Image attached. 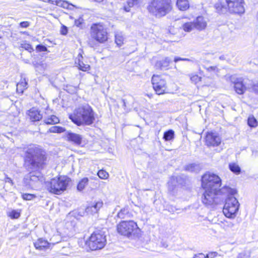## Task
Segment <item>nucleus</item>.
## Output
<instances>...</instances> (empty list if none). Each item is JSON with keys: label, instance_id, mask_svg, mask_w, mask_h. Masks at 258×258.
<instances>
[{"label": "nucleus", "instance_id": "1", "mask_svg": "<svg viewBox=\"0 0 258 258\" xmlns=\"http://www.w3.org/2000/svg\"><path fill=\"white\" fill-rule=\"evenodd\" d=\"M24 165L28 170L42 168L46 157L45 152L36 145H30L24 149Z\"/></svg>", "mask_w": 258, "mask_h": 258}, {"label": "nucleus", "instance_id": "2", "mask_svg": "<svg viewBox=\"0 0 258 258\" xmlns=\"http://www.w3.org/2000/svg\"><path fill=\"white\" fill-rule=\"evenodd\" d=\"M95 113L92 108L85 104L79 107L74 114L70 116L72 121L78 125L92 124L95 120Z\"/></svg>", "mask_w": 258, "mask_h": 258}, {"label": "nucleus", "instance_id": "3", "mask_svg": "<svg viewBox=\"0 0 258 258\" xmlns=\"http://www.w3.org/2000/svg\"><path fill=\"white\" fill-rule=\"evenodd\" d=\"M171 0H152L149 4V12L157 17L165 16L171 10Z\"/></svg>", "mask_w": 258, "mask_h": 258}, {"label": "nucleus", "instance_id": "4", "mask_svg": "<svg viewBox=\"0 0 258 258\" xmlns=\"http://www.w3.org/2000/svg\"><path fill=\"white\" fill-rule=\"evenodd\" d=\"M228 191L230 193V195L228 196L225 200L223 212L227 218H234L238 211L239 204L236 198L233 196L236 193V190L229 188Z\"/></svg>", "mask_w": 258, "mask_h": 258}, {"label": "nucleus", "instance_id": "5", "mask_svg": "<svg viewBox=\"0 0 258 258\" xmlns=\"http://www.w3.org/2000/svg\"><path fill=\"white\" fill-rule=\"evenodd\" d=\"M90 35L92 39L99 43H103L108 40L107 29L101 23H95L91 25Z\"/></svg>", "mask_w": 258, "mask_h": 258}, {"label": "nucleus", "instance_id": "6", "mask_svg": "<svg viewBox=\"0 0 258 258\" xmlns=\"http://www.w3.org/2000/svg\"><path fill=\"white\" fill-rule=\"evenodd\" d=\"M69 178L66 177H59L53 178L45 183L48 190L54 194H60L65 190L68 185Z\"/></svg>", "mask_w": 258, "mask_h": 258}, {"label": "nucleus", "instance_id": "7", "mask_svg": "<svg viewBox=\"0 0 258 258\" xmlns=\"http://www.w3.org/2000/svg\"><path fill=\"white\" fill-rule=\"evenodd\" d=\"M221 185V178L218 175L213 173L207 172L202 177V186L203 188L220 191Z\"/></svg>", "mask_w": 258, "mask_h": 258}, {"label": "nucleus", "instance_id": "8", "mask_svg": "<svg viewBox=\"0 0 258 258\" xmlns=\"http://www.w3.org/2000/svg\"><path fill=\"white\" fill-rule=\"evenodd\" d=\"M205 191L202 196L203 204L207 207H213L215 205L223 202L222 199L219 195L220 191H214L211 189L203 188Z\"/></svg>", "mask_w": 258, "mask_h": 258}, {"label": "nucleus", "instance_id": "9", "mask_svg": "<svg viewBox=\"0 0 258 258\" xmlns=\"http://www.w3.org/2000/svg\"><path fill=\"white\" fill-rule=\"evenodd\" d=\"M106 242L104 232L101 230H96L91 234L87 244L91 250H96L103 248Z\"/></svg>", "mask_w": 258, "mask_h": 258}, {"label": "nucleus", "instance_id": "10", "mask_svg": "<svg viewBox=\"0 0 258 258\" xmlns=\"http://www.w3.org/2000/svg\"><path fill=\"white\" fill-rule=\"evenodd\" d=\"M138 229L136 223L132 220L122 221L117 226L118 233L127 237L135 234Z\"/></svg>", "mask_w": 258, "mask_h": 258}, {"label": "nucleus", "instance_id": "11", "mask_svg": "<svg viewBox=\"0 0 258 258\" xmlns=\"http://www.w3.org/2000/svg\"><path fill=\"white\" fill-rule=\"evenodd\" d=\"M44 181L43 176L39 173H36L35 174L34 173L30 172L24 179L26 186L32 189L40 187Z\"/></svg>", "mask_w": 258, "mask_h": 258}, {"label": "nucleus", "instance_id": "12", "mask_svg": "<svg viewBox=\"0 0 258 258\" xmlns=\"http://www.w3.org/2000/svg\"><path fill=\"white\" fill-rule=\"evenodd\" d=\"M152 84L156 94H163L167 89L166 81L159 75H154L152 78Z\"/></svg>", "mask_w": 258, "mask_h": 258}, {"label": "nucleus", "instance_id": "13", "mask_svg": "<svg viewBox=\"0 0 258 258\" xmlns=\"http://www.w3.org/2000/svg\"><path fill=\"white\" fill-rule=\"evenodd\" d=\"M230 80L234 84V88L235 92L240 95L244 94L248 88L246 86V82L242 78H235L231 77Z\"/></svg>", "mask_w": 258, "mask_h": 258}, {"label": "nucleus", "instance_id": "14", "mask_svg": "<svg viewBox=\"0 0 258 258\" xmlns=\"http://www.w3.org/2000/svg\"><path fill=\"white\" fill-rule=\"evenodd\" d=\"M66 138L67 141L76 146H80L82 143L83 136L80 134L68 131L66 133Z\"/></svg>", "mask_w": 258, "mask_h": 258}, {"label": "nucleus", "instance_id": "15", "mask_svg": "<svg viewBox=\"0 0 258 258\" xmlns=\"http://www.w3.org/2000/svg\"><path fill=\"white\" fill-rule=\"evenodd\" d=\"M221 142V139L216 133H208L206 137V143L207 146H218Z\"/></svg>", "mask_w": 258, "mask_h": 258}, {"label": "nucleus", "instance_id": "16", "mask_svg": "<svg viewBox=\"0 0 258 258\" xmlns=\"http://www.w3.org/2000/svg\"><path fill=\"white\" fill-rule=\"evenodd\" d=\"M229 11L231 13L241 14L244 12L243 0L230 3L227 5Z\"/></svg>", "mask_w": 258, "mask_h": 258}, {"label": "nucleus", "instance_id": "17", "mask_svg": "<svg viewBox=\"0 0 258 258\" xmlns=\"http://www.w3.org/2000/svg\"><path fill=\"white\" fill-rule=\"evenodd\" d=\"M196 29L199 30L204 29L207 26V21L203 16H199L193 22Z\"/></svg>", "mask_w": 258, "mask_h": 258}, {"label": "nucleus", "instance_id": "18", "mask_svg": "<svg viewBox=\"0 0 258 258\" xmlns=\"http://www.w3.org/2000/svg\"><path fill=\"white\" fill-rule=\"evenodd\" d=\"M34 246L36 249L39 250H45L49 247V243L43 238H39L34 242Z\"/></svg>", "mask_w": 258, "mask_h": 258}, {"label": "nucleus", "instance_id": "19", "mask_svg": "<svg viewBox=\"0 0 258 258\" xmlns=\"http://www.w3.org/2000/svg\"><path fill=\"white\" fill-rule=\"evenodd\" d=\"M28 115L32 121H39L42 118L40 111L35 108H32L29 110Z\"/></svg>", "mask_w": 258, "mask_h": 258}, {"label": "nucleus", "instance_id": "20", "mask_svg": "<svg viewBox=\"0 0 258 258\" xmlns=\"http://www.w3.org/2000/svg\"><path fill=\"white\" fill-rule=\"evenodd\" d=\"M181 180V177L180 176H173L171 177L170 181L168 182V190L172 192L173 195L174 194V189H175L176 185L175 184V182L181 184L182 182L180 181Z\"/></svg>", "mask_w": 258, "mask_h": 258}, {"label": "nucleus", "instance_id": "21", "mask_svg": "<svg viewBox=\"0 0 258 258\" xmlns=\"http://www.w3.org/2000/svg\"><path fill=\"white\" fill-rule=\"evenodd\" d=\"M102 206L103 202L101 201H99L87 207L86 210L87 213H91V214L96 213L98 210H99Z\"/></svg>", "mask_w": 258, "mask_h": 258}, {"label": "nucleus", "instance_id": "22", "mask_svg": "<svg viewBox=\"0 0 258 258\" xmlns=\"http://www.w3.org/2000/svg\"><path fill=\"white\" fill-rule=\"evenodd\" d=\"M184 169L190 172L198 173L201 170V167L198 163H192L186 165L184 167Z\"/></svg>", "mask_w": 258, "mask_h": 258}, {"label": "nucleus", "instance_id": "23", "mask_svg": "<svg viewBox=\"0 0 258 258\" xmlns=\"http://www.w3.org/2000/svg\"><path fill=\"white\" fill-rule=\"evenodd\" d=\"M172 62V60L169 57H165L164 59L158 61L155 64V67L161 70L165 69H167L169 64Z\"/></svg>", "mask_w": 258, "mask_h": 258}, {"label": "nucleus", "instance_id": "24", "mask_svg": "<svg viewBox=\"0 0 258 258\" xmlns=\"http://www.w3.org/2000/svg\"><path fill=\"white\" fill-rule=\"evenodd\" d=\"M176 6L180 11H184L189 7V4L188 0H177Z\"/></svg>", "mask_w": 258, "mask_h": 258}, {"label": "nucleus", "instance_id": "25", "mask_svg": "<svg viewBox=\"0 0 258 258\" xmlns=\"http://www.w3.org/2000/svg\"><path fill=\"white\" fill-rule=\"evenodd\" d=\"M117 216L118 218L121 219H127L131 217L132 214L129 212L127 208H124L120 210Z\"/></svg>", "mask_w": 258, "mask_h": 258}, {"label": "nucleus", "instance_id": "26", "mask_svg": "<svg viewBox=\"0 0 258 258\" xmlns=\"http://www.w3.org/2000/svg\"><path fill=\"white\" fill-rule=\"evenodd\" d=\"M28 86L27 81L25 78L22 79L21 81L17 85V91L20 93H23L24 90L27 89Z\"/></svg>", "mask_w": 258, "mask_h": 258}, {"label": "nucleus", "instance_id": "27", "mask_svg": "<svg viewBox=\"0 0 258 258\" xmlns=\"http://www.w3.org/2000/svg\"><path fill=\"white\" fill-rule=\"evenodd\" d=\"M75 63L78 65L79 69L82 71H87L90 69V66L87 64H85L80 58H78V60L75 61Z\"/></svg>", "mask_w": 258, "mask_h": 258}, {"label": "nucleus", "instance_id": "28", "mask_svg": "<svg viewBox=\"0 0 258 258\" xmlns=\"http://www.w3.org/2000/svg\"><path fill=\"white\" fill-rule=\"evenodd\" d=\"M89 179L87 177L82 179L77 185V189L81 191H82L85 187L88 184Z\"/></svg>", "mask_w": 258, "mask_h": 258}, {"label": "nucleus", "instance_id": "29", "mask_svg": "<svg viewBox=\"0 0 258 258\" xmlns=\"http://www.w3.org/2000/svg\"><path fill=\"white\" fill-rule=\"evenodd\" d=\"M174 138V132L172 130H169L164 132L163 139L165 141H170Z\"/></svg>", "mask_w": 258, "mask_h": 258}, {"label": "nucleus", "instance_id": "30", "mask_svg": "<svg viewBox=\"0 0 258 258\" xmlns=\"http://www.w3.org/2000/svg\"><path fill=\"white\" fill-rule=\"evenodd\" d=\"M229 168L231 172L235 174H239L241 172L240 167L235 163H229Z\"/></svg>", "mask_w": 258, "mask_h": 258}, {"label": "nucleus", "instance_id": "31", "mask_svg": "<svg viewBox=\"0 0 258 258\" xmlns=\"http://www.w3.org/2000/svg\"><path fill=\"white\" fill-rule=\"evenodd\" d=\"M140 2L141 0H127V6H124V9L126 12H129L131 7L138 5Z\"/></svg>", "mask_w": 258, "mask_h": 258}, {"label": "nucleus", "instance_id": "32", "mask_svg": "<svg viewBox=\"0 0 258 258\" xmlns=\"http://www.w3.org/2000/svg\"><path fill=\"white\" fill-rule=\"evenodd\" d=\"M214 7L216 9L217 12L220 14L225 13L227 11V8L221 2L215 4Z\"/></svg>", "mask_w": 258, "mask_h": 258}, {"label": "nucleus", "instance_id": "33", "mask_svg": "<svg viewBox=\"0 0 258 258\" xmlns=\"http://www.w3.org/2000/svg\"><path fill=\"white\" fill-rule=\"evenodd\" d=\"M44 121L45 124H52L59 122V120L55 115H51L47 119H45Z\"/></svg>", "mask_w": 258, "mask_h": 258}, {"label": "nucleus", "instance_id": "34", "mask_svg": "<svg viewBox=\"0 0 258 258\" xmlns=\"http://www.w3.org/2000/svg\"><path fill=\"white\" fill-rule=\"evenodd\" d=\"M247 124L251 127L257 126V121L253 115L249 116L247 119Z\"/></svg>", "mask_w": 258, "mask_h": 258}, {"label": "nucleus", "instance_id": "35", "mask_svg": "<svg viewBox=\"0 0 258 258\" xmlns=\"http://www.w3.org/2000/svg\"><path fill=\"white\" fill-rule=\"evenodd\" d=\"M66 130L64 127L58 126H53L49 129L50 133H61L65 132Z\"/></svg>", "mask_w": 258, "mask_h": 258}, {"label": "nucleus", "instance_id": "36", "mask_svg": "<svg viewBox=\"0 0 258 258\" xmlns=\"http://www.w3.org/2000/svg\"><path fill=\"white\" fill-rule=\"evenodd\" d=\"M183 29L186 32H190L195 28L193 22H187L182 25Z\"/></svg>", "mask_w": 258, "mask_h": 258}, {"label": "nucleus", "instance_id": "37", "mask_svg": "<svg viewBox=\"0 0 258 258\" xmlns=\"http://www.w3.org/2000/svg\"><path fill=\"white\" fill-rule=\"evenodd\" d=\"M97 175L99 178H100L101 179H107L109 176L108 173L106 171H105L104 170H99L97 173Z\"/></svg>", "mask_w": 258, "mask_h": 258}, {"label": "nucleus", "instance_id": "38", "mask_svg": "<svg viewBox=\"0 0 258 258\" xmlns=\"http://www.w3.org/2000/svg\"><path fill=\"white\" fill-rule=\"evenodd\" d=\"M21 47L30 52H31L33 51H34V49L32 47L31 45L26 42L22 43L21 45Z\"/></svg>", "mask_w": 258, "mask_h": 258}, {"label": "nucleus", "instance_id": "39", "mask_svg": "<svg viewBox=\"0 0 258 258\" xmlns=\"http://www.w3.org/2000/svg\"><path fill=\"white\" fill-rule=\"evenodd\" d=\"M9 216L12 219H17L20 216V213L14 210L10 213Z\"/></svg>", "mask_w": 258, "mask_h": 258}, {"label": "nucleus", "instance_id": "40", "mask_svg": "<svg viewBox=\"0 0 258 258\" xmlns=\"http://www.w3.org/2000/svg\"><path fill=\"white\" fill-rule=\"evenodd\" d=\"M22 197L24 200H31L34 198L35 196L33 194H23L22 195Z\"/></svg>", "mask_w": 258, "mask_h": 258}, {"label": "nucleus", "instance_id": "41", "mask_svg": "<svg viewBox=\"0 0 258 258\" xmlns=\"http://www.w3.org/2000/svg\"><path fill=\"white\" fill-rule=\"evenodd\" d=\"M115 42L118 46H121L123 44V38L119 35H115Z\"/></svg>", "mask_w": 258, "mask_h": 258}, {"label": "nucleus", "instance_id": "42", "mask_svg": "<svg viewBox=\"0 0 258 258\" xmlns=\"http://www.w3.org/2000/svg\"><path fill=\"white\" fill-rule=\"evenodd\" d=\"M36 49L37 51L41 52V51H47V48L42 45V44H38L36 47Z\"/></svg>", "mask_w": 258, "mask_h": 258}, {"label": "nucleus", "instance_id": "43", "mask_svg": "<svg viewBox=\"0 0 258 258\" xmlns=\"http://www.w3.org/2000/svg\"><path fill=\"white\" fill-rule=\"evenodd\" d=\"M250 257V254L246 253L245 252H242L241 253H239L236 258H249Z\"/></svg>", "mask_w": 258, "mask_h": 258}, {"label": "nucleus", "instance_id": "44", "mask_svg": "<svg viewBox=\"0 0 258 258\" xmlns=\"http://www.w3.org/2000/svg\"><path fill=\"white\" fill-rule=\"evenodd\" d=\"M84 22V20L82 17H80L78 19H77L75 21V25L78 27H80L81 26L82 24Z\"/></svg>", "mask_w": 258, "mask_h": 258}, {"label": "nucleus", "instance_id": "45", "mask_svg": "<svg viewBox=\"0 0 258 258\" xmlns=\"http://www.w3.org/2000/svg\"><path fill=\"white\" fill-rule=\"evenodd\" d=\"M207 71L211 72H217L218 71V69L216 66H211L209 67H204Z\"/></svg>", "mask_w": 258, "mask_h": 258}, {"label": "nucleus", "instance_id": "46", "mask_svg": "<svg viewBox=\"0 0 258 258\" xmlns=\"http://www.w3.org/2000/svg\"><path fill=\"white\" fill-rule=\"evenodd\" d=\"M68 28L64 25H62L60 29V34L63 35H66L68 33Z\"/></svg>", "mask_w": 258, "mask_h": 258}, {"label": "nucleus", "instance_id": "47", "mask_svg": "<svg viewBox=\"0 0 258 258\" xmlns=\"http://www.w3.org/2000/svg\"><path fill=\"white\" fill-rule=\"evenodd\" d=\"M57 5L58 6L63 7V8H66V9H68V7H69V4L67 2H64V1L59 2L57 3Z\"/></svg>", "mask_w": 258, "mask_h": 258}, {"label": "nucleus", "instance_id": "48", "mask_svg": "<svg viewBox=\"0 0 258 258\" xmlns=\"http://www.w3.org/2000/svg\"><path fill=\"white\" fill-rule=\"evenodd\" d=\"M180 60H183V61H191V60L189 58H181V57H177V56H175L174 58V61L175 62H178V61H180Z\"/></svg>", "mask_w": 258, "mask_h": 258}, {"label": "nucleus", "instance_id": "49", "mask_svg": "<svg viewBox=\"0 0 258 258\" xmlns=\"http://www.w3.org/2000/svg\"><path fill=\"white\" fill-rule=\"evenodd\" d=\"M251 89L254 93L258 94V82L252 85Z\"/></svg>", "mask_w": 258, "mask_h": 258}, {"label": "nucleus", "instance_id": "50", "mask_svg": "<svg viewBox=\"0 0 258 258\" xmlns=\"http://www.w3.org/2000/svg\"><path fill=\"white\" fill-rule=\"evenodd\" d=\"M66 91L70 93H73L75 92L76 91V88L72 86H67L66 87Z\"/></svg>", "mask_w": 258, "mask_h": 258}, {"label": "nucleus", "instance_id": "51", "mask_svg": "<svg viewBox=\"0 0 258 258\" xmlns=\"http://www.w3.org/2000/svg\"><path fill=\"white\" fill-rule=\"evenodd\" d=\"M167 210L170 213H174L176 210L177 209H176L174 207L172 206H169L167 207Z\"/></svg>", "mask_w": 258, "mask_h": 258}, {"label": "nucleus", "instance_id": "52", "mask_svg": "<svg viewBox=\"0 0 258 258\" xmlns=\"http://www.w3.org/2000/svg\"><path fill=\"white\" fill-rule=\"evenodd\" d=\"M20 26L23 28H27L29 26V23L27 21H23L20 23Z\"/></svg>", "mask_w": 258, "mask_h": 258}, {"label": "nucleus", "instance_id": "53", "mask_svg": "<svg viewBox=\"0 0 258 258\" xmlns=\"http://www.w3.org/2000/svg\"><path fill=\"white\" fill-rule=\"evenodd\" d=\"M217 253L216 252H210L207 254L206 257L207 258H214L216 256Z\"/></svg>", "mask_w": 258, "mask_h": 258}, {"label": "nucleus", "instance_id": "54", "mask_svg": "<svg viewBox=\"0 0 258 258\" xmlns=\"http://www.w3.org/2000/svg\"><path fill=\"white\" fill-rule=\"evenodd\" d=\"M5 181H6V182L10 183L12 184H13L12 180L11 179V178L6 177Z\"/></svg>", "mask_w": 258, "mask_h": 258}, {"label": "nucleus", "instance_id": "55", "mask_svg": "<svg viewBox=\"0 0 258 258\" xmlns=\"http://www.w3.org/2000/svg\"><path fill=\"white\" fill-rule=\"evenodd\" d=\"M121 102L122 103V106L124 107V109H125V107H126V102L125 100L124 99H121Z\"/></svg>", "mask_w": 258, "mask_h": 258}, {"label": "nucleus", "instance_id": "56", "mask_svg": "<svg viewBox=\"0 0 258 258\" xmlns=\"http://www.w3.org/2000/svg\"><path fill=\"white\" fill-rule=\"evenodd\" d=\"M89 45L90 47H94V42H93V41H90L89 42Z\"/></svg>", "mask_w": 258, "mask_h": 258}, {"label": "nucleus", "instance_id": "57", "mask_svg": "<svg viewBox=\"0 0 258 258\" xmlns=\"http://www.w3.org/2000/svg\"><path fill=\"white\" fill-rule=\"evenodd\" d=\"M37 64H38L37 63H36V64H35V63H33V65H34V66L35 67H37Z\"/></svg>", "mask_w": 258, "mask_h": 258}, {"label": "nucleus", "instance_id": "58", "mask_svg": "<svg viewBox=\"0 0 258 258\" xmlns=\"http://www.w3.org/2000/svg\"><path fill=\"white\" fill-rule=\"evenodd\" d=\"M198 78V76H196L193 77V78ZM191 79H192V78Z\"/></svg>", "mask_w": 258, "mask_h": 258}, {"label": "nucleus", "instance_id": "59", "mask_svg": "<svg viewBox=\"0 0 258 258\" xmlns=\"http://www.w3.org/2000/svg\"><path fill=\"white\" fill-rule=\"evenodd\" d=\"M80 57L83 58V56L82 55H80Z\"/></svg>", "mask_w": 258, "mask_h": 258}, {"label": "nucleus", "instance_id": "60", "mask_svg": "<svg viewBox=\"0 0 258 258\" xmlns=\"http://www.w3.org/2000/svg\"><path fill=\"white\" fill-rule=\"evenodd\" d=\"M222 57L220 56V59H222Z\"/></svg>", "mask_w": 258, "mask_h": 258}, {"label": "nucleus", "instance_id": "61", "mask_svg": "<svg viewBox=\"0 0 258 258\" xmlns=\"http://www.w3.org/2000/svg\"><path fill=\"white\" fill-rule=\"evenodd\" d=\"M257 19H258V13H257Z\"/></svg>", "mask_w": 258, "mask_h": 258}]
</instances>
